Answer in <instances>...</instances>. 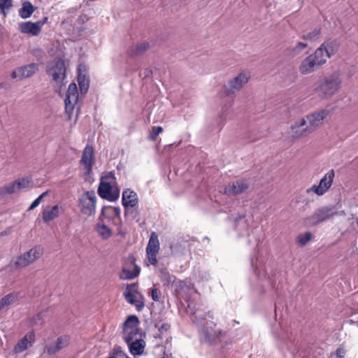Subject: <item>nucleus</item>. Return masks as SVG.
<instances>
[{"label":"nucleus","mask_w":358,"mask_h":358,"mask_svg":"<svg viewBox=\"0 0 358 358\" xmlns=\"http://www.w3.org/2000/svg\"><path fill=\"white\" fill-rule=\"evenodd\" d=\"M155 326L158 329L159 332H160L161 334L166 332L171 328V325L168 323H163L161 325L155 324Z\"/></svg>","instance_id":"de8ad7c7"},{"label":"nucleus","mask_w":358,"mask_h":358,"mask_svg":"<svg viewBox=\"0 0 358 358\" xmlns=\"http://www.w3.org/2000/svg\"><path fill=\"white\" fill-rule=\"evenodd\" d=\"M38 69V64L31 63L15 69L11 73L13 79L22 80L33 76Z\"/></svg>","instance_id":"ddd939ff"},{"label":"nucleus","mask_w":358,"mask_h":358,"mask_svg":"<svg viewBox=\"0 0 358 358\" xmlns=\"http://www.w3.org/2000/svg\"><path fill=\"white\" fill-rule=\"evenodd\" d=\"M292 131V136L294 138H301L308 136L313 132V127H308L306 125V120L301 118L299 121L295 122L290 127Z\"/></svg>","instance_id":"f8f14e48"},{"label":"nucleus","mask_w":358,"mask_h":358,"mask_svg":"<svg viewBox=\"0 0 358 358\" xmlns=\"http://www.w3.org/2000/svg\"><path fill=\"white\" fill-rule=\"evenodd\" d=\"M249 224L245 219V215L243 214L236 217L234 220V228L239 234L242 235L248 229Z\"/></svg>","instance_id":"4be33fe9"},{"label":"nucleus","mask_w":358,"mask_h":358,"mask_svg":"<svg viewBox=\"0 0 358 358\" xmlns=\"http://www.w3.org/2000/svg\"><path fill=\"white\" fill-rule=\"evenodd\" d=\"M341 80L336 73L324 77L314 84V91L322 99L331 98L340 88Z\"/></svg>","instance_id":"f257e3e1"},{"label":"nucleus","mask_w":358,"mask_h":358,"mask_svg":"<svg viewBox=\"0 0 358 358\" xmlns=\"http://www.w3.org/2000/svg\"><path fill=\"white\" fill-rule=\"evenodd\" d=\"M48 21V17H44L42 20H38L36 22L37 24H39V28H40V30L41 31V28L43 27V25Z\"/></svg>","instance_id":"13d9d810"},{"label":"nucleus","mask_w":358,"mask_h":358,"mask_svg":"<svg viewBox=\"0 0 358 358\" xmlns=\"http://www.w3.org/2000/svg\"><path fill=\"white\" fill-rule=\"evenodd\" d=\"M99 221L102 222V220ZM96 231L100 236L103 239H108L112 236L111 229L108 227L105 224L99 222L96 225Z\"/></svg>","instance_id":"2f4dec72"},{"label":"nucleus","mask_w":358,"mask_h":358,"mask_svg":"<svg viewBox=\"0 0 358 358\" xmlns=\"http://www.w3.org/2000/svg\"><path fill=\"white\" fill-rule=\"evenodd\" d=\"M335 173L333 169L327 173L320 180L318 185H314L310 188L306 190L307 193L313 192L318 196L324 194L327 190L331 187Z\"/></svg>","instance_id":"1a4fd4ad"},{"label":"nucleus","mask_w":358,"mask_h":358,"mask_svg":"<svg viewBox=\"0 0 358 358\" xmlns=\"http://www.w3.org/2000/svg\"><path fill=\"white\" fill-rule=\"evenodd\" d=\"M151 296H152V299L153 301H159V295H158V292H157V289L156 288H152V290H151Z\"/></svg>","instance_id":"603ef678"},{"label":"nucleus","mask_w":358,"mask_h":358,"mask_svg":"<svg viewBox=\"0 0 358 358\" xmlns=\"http://www.w3.org/2000/svg\"><path fill=\"white\" fill-rule=\"evenodd\" d=\"M48 191H46V192H43V193H42V194L38 196V198H41V200L44 196H45V195H47V194H48Z\"/></svg>","instance_id":"052dcab7"},{"label":"nucleus","mask_w":358,"mask_h":358,"mask_svg":"<svg viewBox=\"0 0 358 358\" xmlns=\"http://www.w3.org/2000/svg\"><path fill=\"white\" fill-rule=\"evenodd\" d=\"M250 264H251V266L253 267L254 266V260H253V259H251Z\"/></svg>","instance_id":"e2e57ef3"},{"label":"nucleus","mask_w":358,"mask_h":358,"mask_svg":"<svg viewBox=\"0 0 358 358\" xmlns=\"http://www.w3.org/2000/svg\"><path fill=\"white\" fill-rule=\"evenodd\" d=\"M148 43L143 42L137 44L136 46H132L128 50V54L131 56H138L143 54L149 49Z\"/></svg>","instance_id":"7c9ffc66"},{"label":"nucleus","mask_w":358,"mask_h":358,"mask_svg":"<svg viewBox=\"0 0 358 358\" xmlns=\"http://www.w3.org/2000/svg\"><path fill=\"white\" fill-rule=\"evenodd\" d=\"M41 201V198H38V197L37 199H35V200L31 203V204L29 206V208H28V210H34L35 208H36V207L39 205V203H40Z\"/></svg>","instance_id":"864d4df0"},{"label":"nucleus","mask_w":358,"mask_h":358,"mask_svg":"<svg viewBox=\"0 0 358 358\" xmlns=\"http://www.w3.org/2000/svg\"><path fill=\"white\" fill-rule=\"evenodd\" d=\"M1 87H4V85H3V83L1 84Z\"/></svg>","instance_id":"338daca9"},{"label":"nucleus","mask_w":358,"mask_h":358,"mask_svg":"<svg viewBox=\"0 0 358 358\" xmlns=\"http://www.w3.org/2000/svg\"><path fill=\"white\" fill-rule=\"evenodd\" d=\"M336 356L338 358H343L345 355V350L343 348H338L336 350Z\"/></svg>","instance_id":"5fc2aeb1"},{"label":"nucleus","mask_w":358,"mask_h":358,"mask_svg":"<svg viewBox=\"0 0 358 358\" xmlns=\"http://www.w3.org/2000/svg\"><path fill=\"white\" fill-rule=\"evenodd\" d=\"M43 254V249L41 246H35L23 255L19 256L14 262L15 268H20L27 266L35 260L39 259Z\"/></svg>","instance_id":"39448f33"},{"label":"nucleus","mask_w":358,"mask_h":358,"mask_svg":"<svg viewBox=\"0 0 358 358\" xmlns=\"http://www.w3.org/2000/svg\"><path fill=\"white\" fill-rule=\"evenodd\" d=\"M337 215L338 211L335 205L322 206L317 208L311 215L306 217L304 222L306 225L315 227L333 219Z\"/></svg>","instance_id":"f03ea898"},{"label":"nucleus","mask_w":358,"mask_h":358,"mask_svg":"<svg viewBox=\"0 0 358 358\" xmlns=\"http://www.w3.org/2000/svg\"><path fill=\"white\" fill-rule=\"evenodd\" d=\"M138 198L131 199L128 203L124 202V215L132 220L138 217L139 212L135 206L138 204Z\"/></svg>","instance_id":"aec40b11"},{"label":"nucleus","mask_w":358,"mask_h":358,"mask_svg":"<svg viewBox=\"0 0 358 358\" xmlns=\"http://www.w3.org/2000/svg\"><path fill=\"white\" fill-rule=\"evenodd\" d=\"M108 209H113L114 211V215L115 217L120 218V208L119 207H110V206H103L102 208L100 216L99 217V220H101V217L104 215L105 210Z\"/></svg>","instance_id":"a18cd8bd"},{"label":"nucleus","mask_w":358,"mask_h":358,"mask_svg":"<svg viewBox=\"0 0 358 358\" xmlns=\"http://www.w3.org/2000/svg\"><path fill=\"white\" fill-rule=\"evenodd\" d=\"M94 164L88 163L87 164L83 165L87 174H90L92 172V166Z\"/></svg>","instance_id":"4d7b16f0"},{"label":"nucleus","mask_w":358,"mask_h":358,"mask_svg":"<svg viewBox=\"0 0 358 358\" xmlns=\"http://www.w3.org/2000/svg\"><path fill=\"white\" fill-rule=\"evenodd\" d=\"M138 282H134L127 285L125 290H131L132 293H138Z\"/></svg>","instance_id":"8fccbe9b"},{"label":"nucleus","mask_w":358,"mask_h":358,"mask_svg":"<svg viewBox=\"0 0 358 358\" xmlns=\"http://www.w3.org/2000/svg\"><path fill=\"white\" fill-rule=\"evenodd\" d=\"M13 6V0H0V13L6 15V10Z\"/></svg>","instance_id":"a19ab883"},{"label":"nucleus","mask_w":358,"mask_h":358,"mask_svg":"<svg viewBox=\"0 0 358 358\" xmlns=\"http://www.w3.org/2000/svg\"><path fill=\"white\" fill-rule=\"evenodd\" d=\"M329 111L327 110H321L317 113L306 115V122L308 121L309 125L308 127H313V131L322 124L324 119L327 116Z\"/></svg>","instance_id":"2eb2a0df"},{"label":"nucleus","mask_w":358,"mask_h":358,"mask_svg":"<svg viewBox=\"0 0 358 358\" xmlns=\"http://www.w3.org/2000/svg\"><path fill=\"white\" fill-rule=\"evenodd\" d=\"M116 357V356L119 357H125L127 356V354L122 350V348L119 345H115L113 350V355Z\"/></svg>","instance_id":"49530a36"},{"label":"nucleus","mask_w":358,"mask_h":358,"mask_svg":"<svg viewBox=\"0 0 358 358\" xmlns=\"http://www.w3.org/2000/svg\"><path fill=\"white\" fill-rule=\"evenodd\" d=\"M6 307L4 306L3 303L0 300V311L3 309H4Z\"/></svg>","instance_id":"680f3d73"},{"label":"nucleus","mask_w":358,"mask_h":358,"mask_svg":"<svg viewBox=\"0 0 358 358\" xmlns=\"http://www.w3.org/2000/svg\"><path fill=\"white\" fill-rule=\"evenodd\" d=\"M96 195L94 191L85 192L79 199V207L81 212L87 215L95 213Z\"/></svg>","instance_id":"423d86ee"},{"label":"nucleus","mask_w":358,"mask_h":358,"mask_svg":"<svg viewBox=\"0 0 358 358\" xmlns=\"http://www.w3.org/2000/svg\"><path fill=\"white\" fill-rule=\"evenodd\" d=\"M69 337L66 336L58 337L55 344L46 346L45 348L48 354L50 355H55L60 350L67 346L69 344Z\"/></svg>","instance_id":"6ab92c4d"},{"label":"nucleus","mask_w":358,"mask_h":358,"mask_svg":"<svg viewBox=\"0 0 358 358\" xmlns=\"http://www.w3.org/2000/svg\"><path fill=\"white\" fill-rule=\"evenodd\" d=\"M35 341V334L34 331H29L21 338L14 347V352L15 353L22 352L25 350L29 346H31Z\"/></svg>","instance_id":"dca6fc26"},{"label":"nucleus","mask_w":358,"mask_h":358,"mask_svg":"<svg viewBox=\"0 0 358 358\" xmlns=\"http://www.w3.org/2000/svg\"><path fill=\"white\" fill-rule=\"evenodd\" d=\"M60 207L58 205H55L50 210H45L43 212V220L45 222H48L59 216Z\"/></svg>","instance_id":"cd10ccee"},{"label":"nucleus","mask_w":358,"mask_h":358,"mask_svg":"<svg viewBox=\"0 0 358 358\" xmlns=\"http://www.w3.org/2000/svg\"><path fill=\"white\" fill-rule=\"evenodd\" d=\"M108 358H117V357H115L114 356H109Z\"/></svg>","instance_id":"69168bd1"},{"label":"nucleus","mask_w":358,"mask_h":358,"mask_svg":"<svg viewBox=\"0 0 358 358\" xmlns=\"http://www.w3.org/2000/svg\"><path fill=\"white\" fill-rule=\"evenodd\" d=\"M47 73L52 77V81L59 84L66 78V66L64 60L57 59L48 66Z\"/></svg>","instance_id":"20e7f679"},{"label":"nucleus","mask_w":358,"mask_h":358,"mask_svg":"<svg viewBox=\"0 0 358 358\" xmlns=\"http://www.w3.org/2000/svg\"><path fill=\"white\" fill-rule=\"evenodd\" d=\"M320 46L325 52L331 57L338 50L339 43L336 39L328 38L324 41Z\"/></svg>","instance_id":"412c9836"},{"label":"nucleus","mask_w":358,"mask_h":358,"mask_svg":"<svg viewBox=\"0 0 358 358\" xmlns=\"http://www.w3.org/2000/svg\"><path fill=\"white\" fill-rule=\"evenodd\" d=\"M312 234L310 232H306L298 236V243L301 245L304 246L310 240Z\"/></svg>","instance_id":"79ce46f5"},{"label":"nucleus","mask_w":358,"mask_h":358,"mask_svg":"<svg viewBox=\"0 0 358 358\" xmlns=\"http://www.w3.org/2000/svg\"><path fill=\"white\" fill-rule=\"evenodd\" d=\"M159 250V243L157 235L155 232H152L147 245L146 252H150L151 255L157 254Z\"/></svg>","instance_id":"a878e982"},{"label":"nucleus","mask_w":358,"mask_h":358,"mask_svg":"<svg viewBox=\"0 0 358 358\" xmlns=\"http://www.w3.org/2000/svg\"><path fill=\"white\" fill-rule=\"evenodd\" d=\"M103 178H105L106 180H115V173L113 171H110V172H107L105 176L103 177H102V180Z\"/></svg>","instance_id":"6e6d98bb"},{"label":"nucleus","mask_w":358,"mask_h":358,"mask_svg":"<svg viewBox=\"0 0 358 358\" xmlns=\"http://www.w3.org/2000/svg\"><path fill=\"white\" fill-rule=\"evenodd\" d=\"M310 55L315 60L316 63H317V66L320 67H321L327 62V59L330 58V57L325 52L321 46L317 48L315 51Z\"/></svg>","instance_id":"393cba45"},{"label":"nucleus","mask_w":358,"mask_h":358,"mask_svg":"<svg viewBox=\"0 0 358 358\" xmlns=\"http://www.w3.org/2000/svg\"><path fill=\"white\" fill-rule=\"evenodd\" d=\"M319 68L320 66H317V63H316L312 55H310L301 61L299 70L301 74L306 75L315 71Z\"/></svg>","instance_id":"4468645a"},{"label":"nucleus","mask_w":358,"mask_h":358,"mask_svg":"<svg viewBox=\"0 0 358 358\" xmlns=\"http://www.w3.org/2000/svg\"><path fill=\"white\" fill-rule=\"evenodd\" d=\"M308 47V44L303 42H297L295 46H294L291 52L294 56L299 55L301 51L306 48Z\"/></svg>","instance_id":"58836bf2"},{"label":"nucleus","mask_w":358,"mask_h":358,"mask_svg":"<svg viewBox=\"0 0 358 358\" xmlns=\"http://www.w3.org/2000/svg\"><path fill=\"white\" fill-rule=\"evenodd\" d=\"M250 75L249 72L243 71L238 73L235 78L229 80L227 85H224V94L229 96L241 90L248 82Z\"/></svg>","instance_id":"7ed1b4c3"},{"label":"nucleus","mask_w":358,"mask_h":358,"mask_svg":"<svg viewBox=\"0 0 358 358\" xmlns=\"http://www.w3.org/2000/svg\"><path fill=\"white\" fill-rule=\"evenodd\" d=\"M161 280L164 286H169L175 282L176 277L171 275L168 271H162Z\"/></svg>","instance_id":"f704fd0d"},{"label":"nucleus","mask_w":358,"mask_h":358,"mask_svg":"<svg viewBox=\"0 0 358 358\" xmlns=\"http://www.w3.org/2000/svg\"><path fill=\"white\" fill-rule=\"evenodd\" d=\"M131 264L134 265V268L133 271H131L129 269L123 267L122 269V272L120 274V278L122 280H131L134 278L137 277L141 271L140 267L135 264V258L133 256H130L129 257Z\"/></svg>","instance_id":"a211bd4d"},{"label":"nucleus","mask_w":358,"mask_h":358,"mask_svg":"<svg viewBox=\"0 0 358 358\" xmlns=\"http://www.w3.org/2000/svg\"><path fill=\"white\" fill-rule=\"evenodd\" d=\"M94 155L93 147L92 145H87L83 152L80 164L85 165L87 164L88 163L94 164Z\"/></svg>","instance_id":"bb28decb"},{"label":"nucleus","mask_w":358,"mask_h":358,"mask_svg":"<svg viewBox=\"0 0 358 358\" xmlns=\"http://www.w3.org/2000/svg\"><path fill=\"white\" fill-rule=\"evenodd\" d=\"M130 353L134 355H141L143 354L145 347V342L144 340L140 338L136 339L135 341L131 342L129 345Z\"/></svg>","instance_id":"5701e85b"},{"label":"nucleus","mask_w":358,"mask_h":358,"mask_svg":"<svg viewBox=\"0 0 358 358\" xmlns=\"http://www.w3.org/2000/svg\"><path fill=\"white\" fill-rule=\"evenodd\" d=\"M147 255H148V259L149 262L152 265H155L157 262V257H156L157 254L151 255V253L147 252Z\"/></svg>","instance_id":"3c124183"},{"label":"nucleus","mask_w":358,"mask_h":358,"mask_svg":"<svg viewBox=\"0 0 358 358\" xmlns=\"http://www.w3.org/2000/svg\"><path fill=\"white\" fill-rule=\"evenodd\" d=\"M170 249L172 255H178L182 253L185 250V248L181 243L177 241L170 245Z\"/></svg>","instance_id":"e433bc0d"},{"label":"nucleus","mask_w":358,"mask_h":358,"mask_svg":"<svg viewBox=\"0 0 358 358\" xmlns=\"http://www.w3.org/2000/svg\"><path fill=\"white\" fill-rule=\"evenodd\" d=\"M18 29L22 34H31L35 36H38L41 31L39 28V24L31 21L20 23Z\"/></svg>","instance_id":"f3484780"},{"label":"nucleus","mask_w":358,"mask_h":358,"mask_svg":"<svg viewBox=\"0 0 358 358\" xmlns=\"http://www.w3.org/2000/svg\"><path fill=\"white\" fill-rule=\"evenodd\" d=\"M36 7L29 1L22 2V7L19 10V15L22 19H27L31 16L35 11Z\"/></svg>","instance_id":"b1692460"},{"label":"nucleus","mask_w":358,"mask_h":358,"mask_svg":"<svg viewBox=\"0 0 358 358\" xmlns=\"http://www.w3.org/2000/svg\"><path fill=\"white\" fill-rule=\"evenodd\" d=\"M97 192L101 198L109 201H115L120 196V189L117 188L113 189L110 182H105L102 179H101Z\"/></svg>","instance_id":"9d476101"},{"label":"nucleus","mask_w":358,"mask_h":358,"mask_svg":"<svg viewBox=\"0 0 358 358\" xmlns=\"http://www.w3.org/2000/svg\"><path fill=\"white\" fill-rule=\"evenodd\" d=\"M163 334H161L160 332L156 335H155V338L156 339H162V338Z\"/></svg>","instance_id":"bf43d9fd"},{"label":"nucleus","mask_w":358,"mask_h":358,"mask_svg":"<svg viewBox=\"0 0 358 358\" xmlns=\"http://www.w3.org/2000/svg\"><path fill=\"white\" fill-rule=\"evenodd\" d=\"M78 83L80 87V90L81 94H86L88 91L90 86V80L85 76V75H83L81 73L80 65L78 69Z\"/></svg>","instance_id":"c85d7f7f"},{"label":"nucleus","mask_w":358,"mask_h":358,"mask_svg":"<svg viewBox=\"0 0 358 358\" xmlns=\"http://www.w3.org/2000/svg\"><path fill=\"white\" fill-rule=\"evenodd\" d=\"M126 301L131 304L134 305L138 311H141L144 308L143 301H138L131 290H125L123 294Z\"/></svg>","instance_id":"c756f323"},{"label":"nucleus","mask_w":358,"mask_h":358,"mask_svg":"<svg viewBox=\"0 0 358 358\" xmlns=\"http://www.w3.org/2000/svg\"><path fill=\"white\" fill-rule=\"evenodd\" d=\"M138 331H139V329L138 328H136L134 330H133L132 331H136V334L138 333Z\"/></svg>","instance_id":"0e129e2a"},{"label":"nucleus","mask_w":358,"mask_h":358,"mask_svg":"<svg viewBox=\"0 0 358 358\" xmlns=\"http://www.w3.org/2000/svg\"><path fill=\"white\" fill-rule=\"evenodd\" d=\"M163 131V128L161 126L153 127L152 131L148 136V139L150 141H155L157 136Z\"/></svg>","instance_id":"37998d69"},{"label":"nucleus","mask_w":358,"mask_h":358,"mask_svg":"<svg viewBox=\"0 0 358 358\" xmlns=\"http://www.w3.org/2000/svg\"><path fill=\"white\" fill-rule=\"evenodd\" d=\"M140 323L139 319L136 315H129L124 322V328L133 329Z\"/></svg>","instance_id":"72a5a7b5"},{"label":"nucleus","mask_w":358,"mask_h":358,"mask_svg":"<svg viewBox=\"0 0 358 358\" xmlns=\"http://www.w3.org/2000/svg\"><path fill=\"white\" fill-rule=\"evenodd\" d=\"M17 299V295L15 293H10L3 297H2L0 300L3 303L6 308H8L10 305L13 303Z\"/></svg>","instance_id":"c9c22d12"},{"label":"nucleus","mask_w":358,"mask_h":358,"mask_svg":"<svg viewBox=\"0 0 358 358\" xmlns=\"http://www.w3.org/2000/svg\"><path fill=\"white\" fill-rule=\"evenodd\" d=\"M321 34V29L315 28L310 32L303 34L301 36L303 40L310 41H315L317 40Z\"/></svg>","instance_id":"473e14b6"},{"label":"nucleus","mask_w":358,"mask_h":358,"mask_svg":"<svg viewBox=\"0 0 358 358\" xmlns=\"http://www.w3.org/2000/svg\"><path fill=\"white\" fill-rule=\"evenodd\" d=\"M136 334V331H130L127 334H125L124 339L128 345L129 344H131V342H133L132 340H133L134 336Z\"/></svg>","instance_id":"09e8293b"},{"label":"nucleus","mask_w":358,"mask_h":358,"mask_svg":"<svg viewBox=\"0 0 358 358\" xmlns=\"http://www.w3.org/2000/svg\"><path fill=\"white\" fill-rule=\"evenodd\" d=\"M78 99V91L77 85L75 83H72L69 85L67 90L66 97L64 99L65 103V111L68 115V119L70 120L74 106L77 103Z\"/></svg>","instance_id":"6e6552de"},{"label":"nucleus","mask_w":358,"mask_h":358,"mask_svg":"<svg viewBox=\"0 0 358 358\" xmlns=\"http://www.w3.org/2000/svg\"><path fill=\"white\" fill-rule=\"evenodd\" d=\"M216 326L213 322H206L200 330V339L201 342L213 344L222 336V331L215 329Z\"/></svg>","instance_id":"0eeeda50"},{"label":"nucleus","mask_w":358,"mask_h":358,"mask_svg":"<svg viewBox=\"0 0 358 358\" xmlns=\"http://www.w3.org/2000/svg\"><path fill=\"white\" fill-rule=\"evenodd\" d=\"M138 198L137 194L133 190L127 189L122 193V206H124V202L128 203L131 199Z\"/></svg>","instance_id":"4c0bfd02"},{"label":"nucleus","mask_w":358,"mask_h":358,"mask_svg":"<svg viewBox=\"0 0 358 358\" xmlns=\"http://www.w3.org/2000/svg\"><path fill=\"white\" fill-rule=\"evenodd\" d=\"M17 190L16 184L14 182L9 183L6 185H5L3 187L1 188V194H13Z\"/></svg>","instance_id":"ea45409f"},{"label":"nucleus","mask_w":358,"mask_h":358,"mask_svg":"<svg viewBox=\"0 0 358 358\" xmlns=\"http://www.w3.org/2000/svg\"><path fill=\"white\" fill-rule=\"evenodd\" d=\"M249 187L250 185L245 179H238L225 187L224 194L228 196H236L245 192Z\"/></svg>","instance_id":"9b49d317"},{"label":"nucleus","mask_w":358,"mask_h":358,"mask_svg":"<svg viewBox=\"0 0 358 358\" xmlns=\"http://www.w3.org/2000/svg\"><path fill=\"white\" fill-rule=\"evenodd\" d=\"M17 190L26 188L30 183V180L27 178H21L18 180H15Z\"/></svg>","instance_id":"c03bdc74"}]
</instances>
